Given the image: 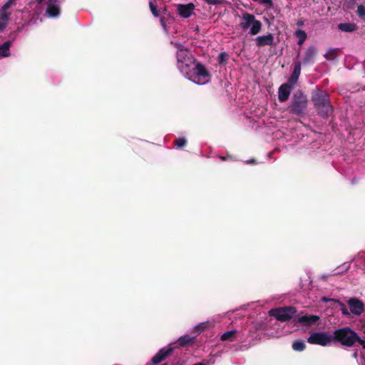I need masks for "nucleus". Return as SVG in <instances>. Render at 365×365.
<instances>
[{
    "mask_svg": "<svg viewBox=\"0 0 365 365\" xmlns=\"http://www.w3.org/2000/svg\"><path fill=\"white\" fill-rule=\"evenodd\" d=\"M334 343L339 344L346 347H354L356 345V340L359 336L349 327H345L335 329L331 336Z\"/></svg>",
    "mask_w": 365,
    "mask_h": 365,
    "instance_id": "f257e3e1",
    "label": "nucleus"
},
{
    "mask_svg": "<svg viewBox=\"0 0 365 365\" xmlns=\"http://www.w3.org/2000/svg\"><path fill=\"white\" fill-rule=\"evenodd\" d=\"M312 101L319 115L323 118H328L331 114L333 106L327 93L317 91L312 94Z\"/></svg>",
    "mask_w": 365,
    "mask_h": 365,
    "instance_id": "f03ea898",
    "label": "nucleus"
},
{
    "mask_svg": "<svg viewBox=\"0 0 365 365\" xmlns=\"http://www.w3.org/2000/svg\"><path fill=\"white\" fill-rule=\"evenodd\" d=\"M308 108L307 96L301 91H295L291 98L287 110L290 114L304 117Z\"/></svg>",
    "mask_w": 365,
    "mask_h": 365,
    "instance_id": "7ed1b4c3",
    "label": "nucleus"
},
{
    "mask_svg": "<svg viewBox=\"0 0 365 365\" xmlns=\"http://www.w3.org/2000/svg\"><path fill=\"white\" fill-rule=\"evenodd\" d=\"M177 48L176 58L177 66L182 73L189 76L191 71L190 67L195 63V58L190 54L188 49L184 48L180 43H175Z\"/></svg>",
    "mask_w": 365,
    "mask_h": 365,
    "instance_id": "20e7f679",
    "label": "nucleus"
},
{
    "mask_svg": "<svg viewBox=\"0 0 365 365\" xmlns=\"http://www.w3.org/2000/svg\"><path fill=\"white\" fill-rule=\"evenodd\" d=\"M297 309L294 307H282L272 309L269 311V315L274 317L280 322H288L296 314Z\"/></svg>",
    "mask_w": 365,
    "mask_h": 365,
    "instance_id": "39448f33",
    "label": "nucleus"
},
{
    "mask_svg": "<svg viewBox=\"0 0 365 365\" xmlns=\"http://www.w3.org/2000/svg\"><path fill=\"white\" fill-rule=\"evenodd\" d=\"M210 77V76L205 66L200 62H197L193 68L192 74L188 78L195 83L203 85L209 81Z\"/></svg>",
    "mask_w": 365,
    "mask_h": 365,
    "instance_id": "423d86ee",
    "label": "nucleus"
},
{
    "mask_svg": "<svg viewBox=\"0 0 365 365\" xmlns=\"http://www.w3.org/2000/svg\"><path fill=\"white\" fill-rule=\"evenodd\" d=\"M332 334H329L327 332H314L307 339V341L311 344H318L322 346H326L331 342H333L331 339Z\"/></svg>",
    "mask_w": 365,
    "mask_h": 365,
    "instance_id": "0eeeda50",
    "label": "nucleus"
},
{
    "mask_svg": "<svg viewBox=\"0 0 365 365\" xmlns=\"http://www.w3.org/2000/svg\"><path fill=\"white\" fill-rule=\"evenodd\" d=\"M174 351V347L172 346V344L168 345V346L163 347L160 349L151 359L150 362L148 364L150 365H158L165 359H166L168 356H170Z\"/></svg>",
    "mask_w": 365,
    "mask_h": 365,
    "instance_id": "6e6552de",
    "label": "nucleus"
},
{
    "mask_svg": "<svg viewBox=\"0 0 365 365\" xmlns=\"http://www.w3.org/2000/svg\"><path fill=\"white\" fill-rule=\"evenodd\" d=\"M63 0H48L46 14L51 18L59 16L61 12L60 4Z\"/></svg>",
    "mask_w": 365,
    "mask_h": 365,
    "instance_id": "1a4fd4ad",
    "label": "nucleus"
},
{
    "mask_svg": "<svg viewBox=\"0 0 365 365\" xmlns=\"http://www.w3.org/2000/svg\"><path fill=\"white\" fill-rule=\"evenodd\" d=\"M294 86L287 82L282 84L278 89V100L281 103L286 102L290 96L291 91Z\"/></svg>",
    "mask_w": 365,
    "mask_h": 365,
    "instance_id": "9d476101",
    "label": "nucleus"
},
{
    "mask_svg": "<svg viewBox=\"0 0 365 365\" xmlns=\"http://www.w3.org/2000/svg\"><path fill=\"white\" fill-rule=\"evenodd\" d=\"M348 304L349 305L350 311L353 314L360 315L363 312L364 305L361 300L356 298H351L349 300Z\"/></svg>",
    "mask_w": 365,
    "mask_h": 365,
    "instance_id": "9b49d317",
    "label": "nucleus"
},
{
    "mask_svg": "<svg viewBox=\"0 0 365 365\" xmlns=\"http://www.w3.org/2000/svg\"><path fill=\"white\" fill-rule=\"evenodd\" d=\"M195 6L192 3L187 4H178V12L183 18H189L193 14Z\"/></svg>",
    "mask_w": 365,
    "mask_h": 365,
    "instance_id": "f8f14e48",
    "label": "nucleus"
},
{
    "mask_svg": "<svg viewBox=\"0 0 365 365\" xmlns=\"http://www.w3.org/2000/svg\"><path fill=\"white\" fill-rule=\"evenodd\" d=\"M274 36L272 34H269L265 36H259L255 38L256 45L258 47H263L266 46H272L274 44Z\"/></svg>",
    "mask_w": 365,
    "mask_h": 365,
    "instance_id": "ddd939ff",
    "label": "nucleus"
},
{
    "mask_svg": "<svg viewBox=\"0 0 365 365\" xmlns=\"http://www.w3.org/2000/svg\"><path fill=\"white\" fill-rule=\"evenodd\" d=\"M301 66L302 63L300 61L294 63V70L287 81L289 84L294 86L297 83L301 73Z\"/></svg>",
    "mask_w": 365,
    "mask_h": 365,
    "instance_id": "4468645a",
    "label": "nucleus"
},
{
    "mask_svg": "<svg viewBox=\"0 0 365 365\" xmlns=\"http://www.w3.org/2000/svg\"><path fill=\"white\" fill-rule=\"evenodd\" d=\"M319 320V317L317 315H304L297 319V322L300 324L312 326L314 325Z\"/></svg>",
    "mask_w": 365,
    "mask_h": 365,
    "instance_id": "2eb2a0df",
    "label": "nucleus"
},
{
    "mask_svg": "<svg viewBox=\"0 0 365 365\" xmlns=\"http://www.w3.org/2000/svg\"><path fill=\"white\" fill-rule=\"evenodd\" d=\"M242 19L244 20L243 22H241L240 26L243 30L247 29L250 26H252V23L255 21V16L247 12H245L242 14Z\"/></svg>",
    "mask_w": 365,
    "mask_h": 365,
    "instance_id": "dca6fc26",
    "label": "nucleus"
},
{
    "mask_svg": "<svg viewBox=\"0 0 365 365\" xmlns=\"http://www.w3.org/2000/svg\"><path fill=\"white\" fill-rule=\"evenodd\" d=\"M317 53V49L314 46L309 47L305 53L303 58V63L304 64H309L312 62H313L314 58Z\"/></svg>",
    "mask_w": 365,
    "mask_h": 365,
    "instance_id": "f3484780",
    "label": "nucleus"
},
{
    "mask_svg": "<svg viewBox=\"0 0 365 365\" xmlns=\"http://www.w3.org/2000/svg\"><path fill=\"white\" fill-rule=\"evenodd\" d=\"M194 341V337H191L189 335H184L182 336H180L178 339V340L175 343V344H177V347H183L186 345L193 344Z\"/></svg>",
    "mask_w": 365,
    "mask_h": 365,
    "instance_id": "a211bd4d",
    "label": "nucleus"
},
{
    "mask_svg": "<svg viewBox=\"0 0 365 365\" xmlns=\"http://www.w3.org/2000/svg\"><path fill=\"white\" fill-rule=\"evenodd\" d=\"M338 29L344 32H353L358 29V26L354 23H341L338 24Z\"/></svg>",
    "mask_w": 365,
    "mask_h": 365,
    "instance_id": "6ab92c4d",
    "label": "nucleus"
},
{
    "mask_svg": "<svg viewBox=\"0 0 365 365\" xmlns=\"http://www.w3.org/2000/svg\"><path fill=\"white\" fill-rule=\"evenodd\" d=\"M12 42L7 41L0 46V56L8 57L10 56V47Z\"/></svg>",
    "mask_w": 365,
    "mask_h": 365,
    "instance_id": "aec40b11",
    "label": "nucleus"
},
{
    "mask_svg": "<svg viewBox=\"0 0 365 365\" xmlns=\"http://www.w3.org/2000/svg\"><path fill=\"white\" fill-rule=\"evenodd\" d=\"M262 27V22L259 20L255 19L251 26L250 34L253 36L257 35L258 33L260 32Z\"/></svg>",
    "mask_w": 365,
    "mask_h": 365,
    "instance_id": "412c9836",
    "label": "nucleus"
},
{
    "mask_svg": "<svg viewBox=\"0 0 365 365\" xmlns=\"http://www.w3.org/2000/svg\"><path fill=\"white\" fill-rule=\"evenodd\" d=\"M236 331L232 330L225 332L221 335L220 339L222 341H234L235 336H236Z\"/></svg>",
    "mask_w": 365,
    "mask_h": 365,
    "instance_id": "4be33fe9",
    "label": "nucleus"
},
{
    "mask_svg": "<svg viewBox=\"0 0 365 365\" xmlns=\"http://www.w3.org/2000/svg\"><path fill=\"white\" fill-rule=\"evenodd\" d=\"M292 349L297 351H302L306 349V344L302 340H296L292 343Z\"/></svg>",
    "mask_w": 365,
    "mask_h": 365,
    "instance_id": "5701e85b",
    "label": "nucleus"
},
{
    "mask_svg": "<svg viewBox=\"0 0 365 365\" xmlns=\"http://www.w3.org/2000/svg\"><path fill=\"white\" fill-rule=\"evenodd\" d=\"M294 35L298 38V44L302 45L307 39V34L304 31L299 29L295 31Z\"/></svg>",
    "mask_w": 365,
    "mask_h": 365,
    "instance_id": "b1692460",
    "label": "nucleus"
},
{
    "mask_svg": "<svg viewBox=\"0 0 365 365\" xmlns=\"http://www.w3.org/2000/svg\"><path fill=\"white\" fill-rule=\"evenodd\" d=\"M253 1L258 2L259 4L265 6L266 10H270L274 8V3L272 0H252Z\"/></svg>",
    "mask_w": 365,
    "mask_h": 365,
    "instance_id": "393cba45",
    "label": "nucleus"
},
{
    "mask_svg": "<svg viewBox=\"0 0 365 365\" xmlns=\"http://www.w3.org/2000/svg\"><path fill=\"white\" fill-rule=\"evenodd\" d=\"M228 54L226 52H221L217 58V61L220 64L225 65L227 63Z\"/></svg>",
    "mask_w": 365,
    "mask_h": 365,
    "instance_id": "a878e982",
    "label": "nucleus"
},
{
    "mask_svg": "<svg viewBox=\"0 0 365 365\" xmlns=\"http://www.w3.org/2000/svg\"><path fill=\"white\" fill-rule=\"evenodd\" d=\"M174 143L178 148H182L187 144V140L185 138H179Z\"/></svg>",
    "mask_w": 365,
    "mask_h": 365,
    "instance_id": "bb28decb",
    "label": "nucleus"
},
{
    "mask_svg": "<svg viewBox=\"0 0 365 365\" xmlns=\"http://www.w3.org/2000/svg\"><path fill=\"white\" fill-rule=\"evenodd\" d=\"M327 60H334L336 56V49H329L324 55Z\"/></svg>",
    "mask_w": 365,
    "mask_h": 365,
    "instance_id": "cd10ccee",
    "label": "nucleus"
},
{
    "mask_svg": "<svg viewBox=\"0 0 365 365\" xmlns=\"http://www.w3.org/2000/svg\"><path fill=\"white\" fill-rule=\"evenodd\" d=\"M149 6L153 15L155 17H158L160 15L159 11L158 10L157 6L154 4V3L152 1L149 2Z\"/></svg>",
    "mask_w": 365,
    "mask_h": 365,
    "instance_id": "c85d7f7f",
    "label": "nucleus"
},
{
    "mask_svg": "<svg viewBox=\"0 0 365 365\" xmlns=\"http://www.w3.org/2000/svg\"><path fill=\"white\" fill-rule=\"evenodd\" d=\"M16 0H9L6 4H4L2 7L0 9L1 11H7V10L15 3Z\"/></svg>",
    "mask_w": 365,
    "mask_h": 365,
    "instance_id": "c756f323",
    "label": "nucleus"
},
{
    "mask_svg": "<svg viewBox=\"0 0 365 365\" xmlns=\"http://www.w3.org/2000/svg\"><path fill=\"white\" fill-rule=\"evenodd\" d=\"M356 13L359 17L365 18V6L364 5L358 6Z\"/></svg>",
    "mask_w": 365,
    "mask_h": 365,
    "instance_id": "7c9ffc66",
    "label": "nucleus"
},
{
    "mask_svg": "<svg viewBox=\"0 0 365 365\" xmlns=\"http://www.w3.org/2000/svg\"><path fill=\"white\" fill-rule=\"evenodd\" d=\"M10 16H11V13L10 12H8V11H1L0 10V19L4 20V21H9V18H10Z\"/></svg>",
    "mask_w": 365,
    "mask_h": 365,
    "instance_id": "2f4dec72",
    "label": "nucleus"
},
{
    "mask_svg": "<svg viewBox=\"0 0 365 365\" xmlns=\"http://www.w3.org/2000/svg\"><path fill=\"white\" fill-rule=\"evenodd\" d=\"M9 21H4L0 19V31H2L4 30V29L6 27Z\"/></svg>",
    "mask_w": 365,
    "mask_h": 365,
    "instance_id": "473e14b6",
    "label": "nucleus"
},
{
    "mask_svg": "<svg viewBox=\"0 0 365 365\" xmlns=\"http://www.w3.org/2000/svg\"><path fill=\"white\" fill-rule=\"evenodd\" d=\"M207 327L205 323H201L196 327V329L199 331H203Z\"/></svg>",
    "mask_w": 365,
    "mask_h": 365,
    "instance_id": "72a5a7b5",
    "label": "nucleus"
},
{
    "mask_svg": "<svg viewBox=\"0 0 365 365\" xmlns=\"http://www.w3.org/2000/svg\"><path fill=\"white\" fill-rule=\"evenodd\" d=\"M360 344L363 349H365V340L359 337V340H356V345Z\"/></svg>",
    "mask_w": 365,
    "mask_h": 365,
    "instance_id": "f704fd0d",
    "label": "nucleus"
},
{
    "mask_svg": "<svg viewBox=\"0 0 365 365\" xmlns=\"http://www.w3.org/2000/svg\"><path fill=\"white\" fill-rule=\"evenodd\" d=\"M341 305H342V307L341 308V311L342 314L346 316L349 315V313L346 307L344 304H341Z\"/></svg>",
    "mask_w": 365,
    "mask_h": 365,
    "instance_id": "c9c22d12",
    "label": "nucleus"
},
{
    "mask_svg": "<svg viewBox=\"0 0 365 365\" xmlns=\"http://www.w3.org/2000/svg\"><path fill=\"white\" fill-rule=\"evenodd\" d=\"M304 21L303 19H299L297 22V25L298 26H304Z\"/></svg>",
    "mask_w": 365,
    "mask_h": 365,
    "instance_id": "e433bc0d",
    "label": "nucleus"
},
{
    "mask_svg": "<svg viewBox=\"0 0 365 365\" xmlns=\"http://www.w3.org/2000/svg\"><path fill=\"white\" fill-rule=\"evenodd\" d=\"M322 302H329V301H333L334 299H330V298H327V297H324L322 299Z\"/></svg>",
    "mask_w": 365,
    "mask_h": 365,
    "instance_id": "4c0bfd02",
    "label": "nucleus"
},
{
    "mask_svg": "<svg viewBox=\"0 0 365 365\" xmlns=\"http://www.w3.org/2000/svg\"><path fill=\"white\" fill-rule=\"evenodd\" d=\"M38 4H41L44 0H36Z\"/></svg>",
    "mask_w": 365,
    "mask_h": 365,
    "instance_id": "58836bf2",
    "label": "nucleus"
},
{
    "mask_svg": "<svg viewBox=\"0 0 365 365\" xmlns=\"http://www.w3.org/2000/svg\"><path fill=\"white\" fill-rule=\"evenodd\" d=\"M249 163H255L256 160L255 159H252V160H250Z\"/></svg>",
    "mask_w": 365,
    "mask_h": 365,
    "instance_id": "ea45409f",
    "label": "nucleus"
},
{
    "mask_svg": "<svg viewBox=\"0 0 365 365\" xmlns=\"http://www.w3.org/2000/svg\"><path fill=\"white\" fill-rule=\"evenodd\" d=\"M162 365H168V364L165 363V364H163Z\"/></svg>",
    "mask_w": 365,
    "mask_h": 365,
    "instance_id": "a19ab883",
    "label": "nucleus"
},
{
    "mask_svg": "<svg viewBox=\"0 0 365 365\" xmlns=\"http://www.w3.org/2000/svg\"><path fill=\"white\" fill-rule=\"evenodd\" d=\"M364 90H365V87L364 88Z\"/></svg>",
    "mask_w": 365,
    "mask_h": 365,
    "instance_id": "79ce46f5",
    "label": "nucleus"
},
{
    "mask_svg": "<svg viewBox=\"0 0 365 365\" xmlns=\"http://www.w3.org/2000/svg\"><path fill=\"white\" fill-rule=\"evenodd\" d=\"M364 334H365V329H364Z\"/></svg>",
    "mask_w": 365,
    "mask_h": 365,
    "instance_id": "37998d69",
    "label": "nucleus"
}]
</instances>
